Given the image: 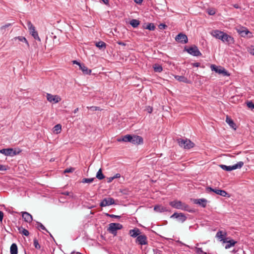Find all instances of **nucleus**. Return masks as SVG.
<instances>
[{
  "mask_svg": "<svg viewBox=\"0 0 254 254\" xmlns=\"http://www.w3.org/2000/svg\"><path fill=\"white\" fill-rule=\"evenodd\" d=\"M247 106L252 109H254V104L252 101H249L247 103Z\"/></svg>",
  "mask_w": 254,
  "mask_h": 254,
  "instance_id": "obj_44",
  "label": "nucleus"
},
{
  "mask_svg": "<svg viewBox=\"0 0 254 254\" xmlns=\"http://www.w3.org/2000/svg\"><path fill=\"white\" fill-rule=\"evenodd\" d=\"M96 177L98 179H99L100 180H101L105 178V176L102 173V171L101 168H100L97 172Z\"/></svg>",
  "mask_w": 254,
  "mask_h": 254,
  "instance_id": "obj_36",
  "label": "nucleus"
},
{
  "mask_svg": "<svg viewBox=\"0 0 254 254\" xmlns=\"http://www.w3.org/2000/svg\"><path fill=\"white\" fill-rule=\"evenodd\" d=\"M94 178H84L81 182L83 183H91L94 181Z\"/></svg>",
  "mask_w": 254,
  "mask_h": 254,
  "instance_id": "obj_39",
  "label": "nucleus"
},
{
  "mask_svg": "<svg viewBox=\"0 0 254 254\" xmlns=\"http://www.w3.org/2000/svg\"><path fill=\"white\" fill-rule=\"evenodd\" d=\"M14 40L15 41H16V40H18V41L20 42H24L26 44L27 47H29V44L27 40L24 37H23V36L16 37L14 38Z\"/></svg>",
  "mask_w": 254,
  "mask_h": 254,
  "instance_id": "obj_29",
  "label": "nucleus"
},
{
  "mask_svg": "<svg viewBox=\"0 0 254 254\" xmlns=\"http://www.w3.org/2000/svg\"><path fill=\"white\" fill-rule=\"evenodd\" d=\"M132 139V135L131 134H127L126 135L123 136L121 137L118 138L117 139V141L119 142H130L131 143V140Z\"/></svg>",
  "mask_w": 254,
  "mask_h": 254,
  "instance_id": "obj_22",
  "label": "nucleus"
},
{
  "mask_svg": "<svg viewBox=\"0 0 254 254\" xmlns=\"http://www.w3.org/2000/svg\"><path fill=\"white\" fill-rule=\"evenodd\" d=\"M11 25V24L7 23L0 28V33L3 34L6 32V29Z\"/></svg>",
  "mask_w": 254,
  "mask_h": 254,
  "instance_id": "obj_37",
  "label": "nucleus"
},
{
  "mask_svg": "<svg viewBox=\"0 0 254 254\" xmlns=\"http://www.w3.org/2000/svg\"><path fill=\"white\" fill-rule=\"evenodd\" d=\"M153 68L155 72H161L163 70L162 66L159 64H154L153 65Z\"/></svg>",
  "mask_w": 254,
  "mask_h": 254,
  "instance_id": "obj_31",
  "label": "nucleus"
},
{
  "mask_svg": "<svg viewBox=\"0 0 254 254\" xmlns=\"http://www.w3.org/2000/svg\"><path fill=\"white\" fill-rule=\"evenodd\" d=\"M105 4H107L109 3L108 0H101Z\"/></svg>",
  "mask_w": 254,
  "mask_h": 254,
  "instance_id": "obj_59",
  "label": "nucleus"
},
{
  "mask_svg": "<svg viewBox=\"0 0 254 254\" xmlns=\"http://www.w3.org/2000/svg\"><path fill=\"white\" fill-rule=\"evenodd\" d=\"M250 53H251L252 55H254V49H251V52H250Z\"/></svg>",
  "mask_w": 254,
  "mask_h": 254,
  "instance_id": "obj_61",
  "label": "nucleus"
},
{
  "mask_svg": "<svg viewBox=\"0 0 254 254\" xmlns=\"http://www.w3.org/2000/svg\"><path fill=\"white\" fill-rule=\"evenodd\" d=\"M229 238H227L226 241H224V243H226V245L225 246V248L226 249H230L232 247H234L236 244H237V242L235 241L233 239L229 240Z\"/></svg>",
  "mask_w": 254,
  "mask_h": 254,
  "instance_id": "obj_21",
  "label": "nucleus"
},
{
  "mask_svg": "<svg viewBox=\"0 0 254 254\" xmlns=\"http://www.w3.org/2000/svg\"><path fill=\"white\" fill-rule=\"evenodd\" d=\"M227 234L222 231H218L216 235V237L220 241H222L224 243V241H226L228 237H226Z\"/></svg>",
  "mask_w": 254,
  "mask_h": 254,
  "instance_id": "obj_20",
  "label": "nucleus"
},
{
  "mask_svg": "<svg viewBox=\"0 0 254 254\" xmlns=\"http://www.w3.org/2000/svg\"><path fill=\"white\" fill-rule=\"evenodd\" d=\"M46 97L47 100L51 103H57L61 100V98L59 96L53 95L50 93H47Z\"/></svg>",
  "mask_w": 254,
  "mask_h": 254,
  "instance_id": "obj_13",
  "label": "nucleus"
},
{
  "mask_svg": "<svg viewBox=\"0 0 254 254\" xmlns=\"http://www.w3.org/2000/svg\"><path fill=\"white\" fill-rule=\"evenodd\" d=\"M78 254H81V253H77Z\"/></svg>",
  "mask_w": 254,
  "mask_h": 254,
  "instance_id": "obj_64",
  "label": "nucleus"
},
{
  "mask_svg": "<svg viewBox=\"0 0 254 254\" xmlns=\"http://www.w3.org/2000/svg\"><path fill=\"white\" fill-rule=\"evenodd\" d=\"M3 217V213L0 211V221L1 222Z\"/></svg>",
  "mask_w": 254,
  "mask_h": 254,
  "instance_id": "obj_52",
  "label": "nucleus"
},
{
  "mask_svg": "<svg viewBox=\"0 0 254 254\" xmlns=\"http://www.w3.org/2000/svg\"><path fill=\"white\" fill-rule=\"evenodd\" d=\"M244 165V162L243 161H240L237 164L232 166H226L225 165H220V167L224 170L226 171H231L237 169L241 168Z\"/></svg>",
  "mask_w": 254,
  "mask_h": 254,
  "instance_id": "obj_3",
  "label": "nucleus"
},
{
  "mask_svg": "<svg viewBox=\"0 0 254 254\" xmlns=\"http://www.w3.org/2000/svg\"><path fill=\"white\" fill-rule=\"evenodd\" d=\"M134 1L137 4H141L143 0H134Z\"/></svg>",
  "mask_w": 254,
  "mask_h": 254,
  "instance_id": "obj_55",
  "label": "nucleus"
},
{
  "mask_svg": "<svg viewBox=\"0 0 254 254\" xmlns=\"http://www.w3.org/2000/svg\"><path fill=\"white\" fill-rule=\"evenodd\" d=\"M222 41L228 45L234 44L235 42L234 39L230 35L224 33L223 37H222Z\"/></svg>",
  "mask_w": 254,
  "mask_h": 254,
  "instance_id": "obj_15",
  "label": "nucleus"
},
{
  "mask_svg": "<svg viewBox=\"0 0 254 254\" xmlns=\"http://www.w3.org/2000/svg\"><path fill=\"white\" fill-rule=\"evenodd\" d=\"M237 251L235 250H234L232 252L235 253Z\"/></svg>",
  "mask_w": 254,
  "mask_h": 254,
  "instance_id": "obj_63",
  "label": "nucleus"
},
{
  "mask_svg": "<svg viewBox=\"0 0 254 254\" xmlns=\"http://www.w3.org/2000/svg\"><path fill=\"white\" fill-rule=\"evenodd\" d=\"M135 242L140 245H145L148 244L147 238L145 235H139L136 239Z\"/></svg>",
  "mask_w": 254,
  "mask_h": 254,
  "instance_id": "obj_16",
  "label": "nucleus"
},
{
  "mask_svg": "<svg viewBox=\"0 0 254 254\" xmlns=\"http://www.w3.org/2000/svg\"><path fill=\"white\" fill-rule=\"evenodd\" d=\"M18 231L20 233H22L23 235L25 236H28L29 234V233L28 230L23 228L22 227H19L18 228Z\"/></svg>",
  "mask_w": 254,
  "mask_h": 254,
  "instance_id": "obj_35",
  "label": "nucleus"
},
{
  "mask_svg": "<svg viewBox=\"0 0 254 254\" xmlns=\"http://www.w3.org/2000/svg\"><path fill=\"white\" fill-rule=\"evenodd\" d=\"M88 109H90L91 111H101V109L100 107L97 106H91L87 107Z\"/></svg>",
  "mask_w": 254,
  "mask_h": 254,
  "instance_id": "obj_41",
  "label": "nucleus"
},
{
  "mask_svg": "<svg viewBox=\"0 0 254 254\" xmlns=\"http://www.w3.org/2000/svg\"><path fill=\"white\" fill-rule=\"evenodd\" d=\"M171 218H176L179 222L182 223L184 222L187 220V217L183 213L175 212L171 216Z\"/></svg>",
  "mask_w": 254,
  "mask_h": 254,
  "instance_id": "obj_14",
  "label": "nucleus"
},
{
  "mask_svg": "<svg viewBox=\"0 0 254 254\" xmlns=\"http://www.w3.org/2000/svg\"><path fill=\"white\" fill-rule=\"evenodd\" d=\"M33 244L35 248L37 249H40L41 248V246L39 244L38 241L37 239L35 238L33 240Z\"/></svg>",
  "mask_w": 254,
  "mask_h": 254,
  "instance_id": "obj_40",
  "label": "nucleus"
},
{
  "mask_svg": "<svg viewBox=\"0 0 254 254\" xmlns=\"http://www.w3.org/2000/svg\"><path fill=\"white\" fill-rule=\"evenodd\" d=\"M140 24V21L138 20L137 19H132L130 21V24L133 27V28L137 27Z\"/></svg>",
  "mask_w": 254,
  "mask_h": 254,
  "instance_id": "obj_34",
  "label": "nucleus"
},
{
  "mask_svg": "<svg viewBox=\"0 0 254 254\" xmlns=\"http://www.w3.org/2000/svg\"><path fill=\"white\" fill-rule=\"evenodd\" d=\"M129 234L132 237L137 238L140 234V231L138 228H135L133 229L130 230Z\"/></svg>",
  "mask_w": 254,
  "mask_h": 254,
  "instance_id": "obj_25",
  "label": "nucleus"
},
{
  "mask_svg": "<svg viewBox=\"0 0 254 254\" xmlns=\"http://www.w3.org/2000/svg\"><path fill=\"white\" fill-rule=\"evenodd\" d=\"M205 190L207 192H210L212 191L215 192L217 194L220 195L222 196L229 197V194L225 190H224L213 189L210 187H206Z\"/></svg>",
  "mask_w": 254,
  "mask_h": 254,
  "instance_id": "obj_5",
  "label": "nucleus"
},
{
  "mask_svg": "<svg viewBox=\"0 0 254 254\" xmlns=\"http://www.w3.org/2000/svg\"><path fill=\"white\" fill-rule=\"evenodd\" d=\"M196 252L197 253H203L202 248H196Z\"/></svg>",
  "mask_w": 254,
  "mask_h": 254,
  "instance_id": "obj_54",
  "label": "nucleus"
},
{
  "mask_svg": "<svg viewBox=\"0 0 254 254\" xmlns=\"http://www.w3.org/2000/svg\"><path fill=\"white\" fill-rule=\"evenodd\" d=\"M114 179V178L113 177H111L107 178V182L108 183H110L112 182V181Z\"/></svg>",
  "mask_w": 254,
  "mask_h": 254,
  "instance_id": "obj_51",
  "label": "nucleus"
},
{
  "mask_svg": "<svg viewBox=\"0 0 254 254\" xmlns=\"http://www.w3.org/2000/svg\"><path fill=\"white\" fill-rule=\"evenodd\" d=\"M224 33L225 32L219 30H215L212 31L211 34L214 37L216 38V39L222 40V37H223Z\"/></svg>",
  "mask_w": 254,
  "mask_h": 254,
  "instance_id": "obj_18",
  "label": "nucleus"
},
{
  "mask_svg": "<svg viewBox=\"0 0 254 254\" xmlns=\"http://www.w3.org/2000/svg\"><path fill=\"white\" fill-rule=\"evenodd\" d=\"M154 210L158 212H163L167 211L168 209L166 207L161 205H156L154 207Z\"/></svg>",
  "mask_w": 254,
  "mask_h": 254,
  "instance_id": "obj_26",
  "label": "nucleus"
},
{
  "mask_svg": "<svg viewBox=\"0 0 254 254\" xmlns=\"http://www.w3.org/2000/svg\"><path fill=\"white\" fill-rule=\"evenodd\" d=\"M167 26L163 23H161L158 25V27L160 29H165L167 28Z\"/></svg>",
  "mask_w": 254,
  "mask_h": 254,
  "instance_id": "obj_47",
  "label": "nucleus"
},
{
  "mask_svg": "<svg viewBox=\"0 0 254 254\" xmlns=\"http://www.w3.org/2000/svg\"><path fill=\"white\" fill-rule=\"evenodd\" d=\"M113 177L114 178V179H117V178H119L121 177V175L119 173H117L115 175H114L113 176Z\"/></svg>",
  "mask_w": 254,
  "mask_h": 254,
  "instance_id": "obj_53",
  "label": "nucleus"
},
{
  "mask_svg": "<svg viewBox=\"0 0 254 254\" xmlns=\"http://www.w3.org/2000/svg\"><path fill=\"white\" fill-rule=\"evenodd\" d=\"M185 51H186L188 53L192 55L193 56H201V53L199 51L198 48L194 45L193 46L190 47L188 48L186 47L185 48Z\"/></svg>",
  "mask_w": 254,
  "mask_h": 254,
  "instance_id": "obj_6",
  "label": "nucleus"
},
{
  "mask_svg": "<svg viewBox=\"0 0 254 254\" xmlns=\"http://www.w3.org/2000/svg\"><path fill=\"white\" fill-rule=\"evenodd\" d=\"M10 254H17L18 253V248L17 245L15 243H13L10 248Z\"/></svg>",
  "mask_w": 254,
  "mask_h": 254,
  "instance_id": "obj_28",
  "label": "nucleus"
},
{
  "mask_svg": "<svg viewBox=\"0 0 254 254\" xmlns=\"http://www.w3.org/2000/svg\"><path fill=\"white\" fill-rule=\"evenodd\" d=\"M78 110H79V109H78V108H76V109L74 110V111H73L74 113V114L76 113L78 111Z\"/></svg>",
  "mask_w": 254,
  "mask_h": 254,
  "instance_id": "obj_62",
  "label": "nucleus"
},
{
  "mask_svg": "<svg viewBox=\"0 0 254 254\" xmlns=\"http://www.w3.org/2000/svg\"><path fill=\"white\" fill-rule=\"evenodd\" d=\"M105 215L108 217H110L111 218H118V219L121 217L120 216L116 215H114V214H110L109 213H105Z\"/></svg>",
  "mask_w": 254,
  "mask_h": 254,
  "instance_id": "obj_43",
  "label": "nucleus"
},
{
  "mask_svg": "<svg viewBox=\"0 0 254 254\" xmlns=\"http://www.w3.org/2000/svg\"><path fill=\"white\" fill-rule=\"evenodd\" d=\"M115 204V200L112 197H106L104 198L100 203L101 207H105Z\"/></svg>",
  "mask_w": 254,
  "mask_h": 254,
  "instance_id": "obj_12",
  "label": "nucleus"
},
{
  "mask_svg": "<svg viewBox=\"0 0 254 254\" xmlns=\"http://www.w3.org/2000/svg\"><path fill=\"white\" fill-rule=\"evenodd\" d=\"M74 170V169L73 168H67L64 171V173H71L73 172Z\"/></svg>",
  "mask_w": 254,
  "mask_h": 254,
  "instance_id": "obj_46",
  "label": "nucleus"
},
{
  "mask_svg": "<svg viewBox=\"0 0 254 254\" xmlns=\"http://www.w3.org/2000/svg\"><path fill=\"white\" fill-rule=\"evenodd\" d=\"M62 130V126L60 124L56 125L53 128V132L54 133L58 134Z\"/></svg>",
  "mask_w": 254,
  "mask_h": 254,
  "instance_id": "obj_32",
  "label": "nucleus"
},
{
  "mask_svg": "<svg viewBox=\"0 0 254 254\" xmlns=\"http://www.w3.org/2000/svg\"><path fill=\"white\" fill-rule=\"evenodd\" d=\"M95 45L97 47L101 50H104L106 47V44L103 41H99L98 42H96Z\"/></svg>",
  "mask_w": 254,
  "mask_h": 254,
  "instance_id": "obj_30",
  "label": "nucleus"
},
{
  "mask_svg": "<svg viewBox=\"0 0 254 254\" xmlns=\"http://www.w3.org/2000/svg\"><path fill=\"white\" fill-rule=\"evenodd\" d=\"M73 64H77L79 67H80V65H81L82 64L80 63L79 62H77L76 60L73 61L72 62Z\"/></svg>",
  "mask_w": 254,
  "mask_h": 254,
  "instance_id": "obj_50",
  "label": "nucleus"
},
{
  "mask_svg": "<svg viewBox=\"0 0 254 254\" xmlns=\"http://www.w3.org/2000/svg\"><path fill=\"white\" fill-rule=\"evenodd\" d=\"M147 110L149 113H152V110H153L152 108L150 107H148V108L147 109Z\"/></svg>",
  "mask_w": 254,
  "mask_h": 254,
  "instance_id": "obj_56",
  "label": "nucleus"
},
{
  "mask_svg": "<svg viewBox=\"0 0 254 254\" xmlns=\"http://www.w3.org/2000/svg\"><path fill=\"white\" fill-rule=\"evenodd\" d=\"M79 69L81 70L84 74L90 75L91 73V70L86 66L84 64L80 65Z\"/></svg>",
  "mask_w": 254,
  "mask_h": 254,
  "instance_id": "obj_24",
  "label": "nucleus"
},
{
  "mask_svg": "<svg viewBox=\"0 0 254 254\" xmlns=\"http://www.w3.org/2000/svg\"><path fill=\"white\" fill-rule=\"evenodd\" d=\"M177 142L181 147L184 149H189L192 148L194 144L189 139H184L182 138L177 139Z\"/></svg>",
  "mask_w": 254,
  "mask_h": 254,
  "instance_id": "obj_2",
  "label": "nucleus"
},
{
  "mask_svg": "<svg viewBox=\"0 0 254 254\" xmlns=\"http://www.w3.org/2000/svg\"><path fill=\"white\" fill-rule=\"evenodd\" d=\"M236 30L237 32L241 35L242 37H245L247 36L249 34L251 35L249 36V37H251L252 33L246 28L245 27H240L239 28H236Z\"/></svg>",
  "mask_w": 254,
  "mask_h": 254,
  "instance_id": "obj_9",
  "label": "nucleus"
},
{
  "mask_svg": "<svg viewBox=\"0 0 254 254\" xmlns=\"http://www.w3.org/2000/svg\"><path fill=\"white\" fill-rule=\"evenodd\" d=\"M7 168L5 166L0 164V171H6Z\"/></svg>",
  "mask_w": 254,
  "mask_h": 254,
  "instance_id": "obj_48",
  "label": "nucleus"
},
{
  "mask_svg": "<svg viewBox=\"0 0 254 254\" xmlns=\"http://www.w3.org/2000/svg\"><path fill=\"white\" fill-rule=\"evenodd\" d=\"M70 193V192H68V191H64V192L62 193V194H64V195H69V194Z\"/></svg>",
  "mask_w": 254,
  "mask_h": 254,
  "instance_id": "obj_58",
  "label": "nucleus"
},
{
  "mask_svg": "<svg viewBox=\"0 0 254 254\" xmlns=\"http://www.w3.org/2000/svg\"><path fill=\"white\" fill-rule=\"evenodd\" d=\"M195 204H198L203 208L206 206L207 200L205 198L194 199L193 200Z\"/></svg>",
  "mask_w": 254,
  "mask_h": 254,
  "instance_id": "obj_19",
  "label": "nucleus"
},
{
  "mask_svg": "<svg viewBox=\"0 0 254 254\" xmlns=\"http://www.w3.org/2000/svg\"><path fill=\"white\" fill-rule=\"evenodd\" d=\"M207 13L210 15H213L215 14L216 12L214 9L211 8V9H208L207 10Z\"/></svg>",
  "mask_w": 254,
  "mask_h": 254,
  "instance_id": "obj_42",
  "label": "nucleus"
},
{
  "mask_svg": "<svg viewBox=\"0 0 254 254\" xmlns=\"http://www.w3.org/2000/svg\"><path fill=\"white\" fill-rule=\"evenodd\" d=\"M145 28L150 31H154L155 29V26L153 23H149L147 24Z\"/></svg>",
  "mask_w": 254,
  "mask_h": 254,
  "instance_id": "obj_38",
  "label": "nucleus"
},
{
  "mask_svg": "<svg viewBox=\"0 0 254 254\" xmlns=\"http://www.w3.org/2000/svg\"><path fill=\"white\" fill-rule=\"evenodd\" d=\"M170 205L172 207L178 209L187 211L189 212H192V210L189 209V206L180 200H175L169 202Z\"/></svg>",
  "mask_w": 254,
  "mask_h": 254,
  "instance_id": "obj_1",
  "label": "nucleus"
},
{
  "mask_svg": "<svg viewBox=\"0 0 254 254\" xmlns=\"http://www.w3.org/2000/svg\"><path fill=\"white\" fill-rule=\"evenodd\" d=\"M143 142V138L138 135H132V139L131 140V143L133 144H141Z\"/></svg>",
  "mask_w": 254,
  "mask_h": 254,
  "instance_id": "obj_17",
  "label": "nucleus"
},
{
  "mask_svg": "<svg viewBox=\"0 0 254 254\" xmlns=\"http://www.w3.org/2000/svg\"><path fill=\"white\" fill-rule=\"evenodd\" d=\"M108 231L114 236L117 234V231L123 228V225L120 223H112L109 225Z\"/></svg>",
  "mask_w": 254,
  "mask_h": 254,
  "instance_id": "obj_4",
  "label": "nucleus"
},
{
  "mask_svg": "<svg viewBox=\"0 0 254 254\" xmlns=\"http://www.w3.org/2000/svg\"><path fill=\"white\" fill-rule=\"evenodd\" d=\"M27 26L30 32V33L36 40L39 41H41L40 38L38 36V32L36 31L35 26L32 24L30 21H28L27 23Z\"/></svg>",
  "mask_w": 254,
  "mask_h": 254,
  "instance_id": "obj_7",
  "label": "nucleus"
},
{
  "mask_svg": "<svg viewBox=\"0 0 254 254\" xmlns=\"http://www.w3.org/2000/svg\"><path fill=\"white\" fill-rule=\"evenodd\" d=\"M175 78L176 80L179 81L183 82L184 83L188 82V79L184 76L176 75Z\"/></svg>",
  "mask_w": 254,
  "mask_h": 254,
  "instance_id": "obj_33",
  "label": "nucleus"
},
{
  "mask_svg": "<svg viewBox=\"0 0 254 254\" xmlns=\"http://www.w3.org/2000/svg\"><path fill=\"white\" fill-rule=\"evenodd\" d=\"M0 153L4 154L5 156H13L17 155L19 152H16L12 148H5L2 149L0 150Z\"/></svg>",
  "mask_w": 254,
  "mask_h": 254,
  "instance_id": "obj_11",
  "label": "nucleus"
},
{
  "mask_svg": "<svg viewBox=\"0 0 254 254\" xmlns=\"http://www.w3.org/2000/svg\"><path fill=\"white\" fill-rule=\"evenodd\" d=\"M192 65L194 67H199L200 65V64L199 63H193L192 64Z\"/></svg>",
  "mask_w": 254,
  "mask_h": 254,
  "instance_id": "obj_49",
  "label": "nucleus"
},
{
  "mask_svg": "<svg viewBox=\"0 0 254 254\" xmlns=\"http://www.w3.org/2000/svg\"><path fill=\"white\" fill-rule=\"evenodd\" d=\"M37 224H38V227L40 228L42 230H45L47 232H49L48 231V230L46 229V228H45V227L42 223H41L40 222H37Z\"/></svg>",
  "mask_w": 254,
  "mask_h": 254,
  "instance_id": "obj_45",
  "label": "nucleus"
},
{
  "mask_svg": "<svg viewBox=\"0 0 254 254\" xmlns=\"http://www.w3.org/2000/svg\"><path fill=\"white\" fill-rule=\"evenodd\" d=\"M175 40L182 44H186L188 42L187 36L183 33L178 34L175 37Z\"/></svg>",
  "mask_w": 254,
  "mask_h": 254,
  "instance_id": "obj_10",
  "label": "nucleus"
},
{
  "mask_svg": "<svg viewBox=\"0 0 254 254\" xmlns=\"http://www.w3.org/2000/svg\"><path fill=\"white\" fill-rule=\"evenodd\" d=\"M233 6L237 9L240 8V6L238 4H233Z\"/></svg>",
  "mask_w": 254,
  "mask_h": 254,
  "instance_id": "obj_57",
  "label": "nucleus"
},
{
  "mask_svg": "<svg viewBox=\"0 0 254 254\" xmlns=\"http://www.w3.org/2000/svg\"><path fill=\"white\" fill-rule=\"evenodd\" d=\"M226 122L232 128L236 129V125L234 121L228 116L226 117Z\"/></svg>",
  "mask_w": 254,
  "mask_h": 254,
  "instance_id": "obj_27",
  "label": "nucleus"
},
{
  "mask_svg": "<svg viewBox=\"0 0 254 254\" xmlns=\"http://www.w3.org/2000/svg\"><path fill=\"white\" fill-rule=\"evenodd\" d=\"M22 216L24 221L27 223L31 222L33 220L32 215L27 212H22Z\"/></svg>",
  "mask_w": 254,
  "mask_h": 254,
  "instance_id": "obj_23",
  "label": "nucleus"
},
{
  "mask_svg": "<svg viewBox=\"0 0 254 254\" xmlns=\"http://www.w3.org/2000/svg\"><path fill=\"white\" fill-rule=\"evenodd\" d=\"M119 45H123V46H125L126 45V44L122 42H118V43Z\"/></svg>",
  "mask_w": 254,
  "mask_h": 254,
  "instance_id": "obj_60",
  "label": "nucleus"
},
{
  "mask_svg": "<svg viewBox=\"0 0 254 254\" xmlns=\"http://www.w3.org/2000/svg\"><path fill=\"white\" fill-rule=\"evenodd\" d=\"M211 69L212 71H215L216 73L222 74L224 76H229L230 74L224 67H218L215 64L211 65Z\"/></svg>",
  "mask_w": 254,
  "mask_h": 254,
  "instance_id": "obj_8",
  "label": "nucleus"
}]
</instances>
